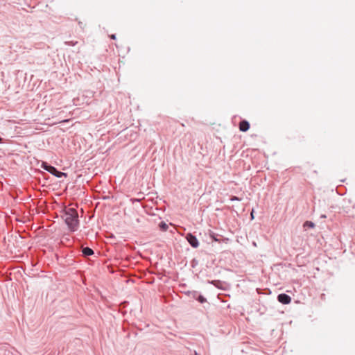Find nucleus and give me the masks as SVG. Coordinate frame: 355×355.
<instances>
[{
  "label": "nucleus",
  "instance_id": "39448f33",
  "mask_svg": "<svg viewBox=\"0 0 355 355\" xmlns=\"http://www.w3.org/2000/svg\"><path fill=\"white\" fill-rule=\"evenodd\" d=\"M278 301L284 304H288V295L282 293L277 296Z\"/></svg>",
  "mask_w": 355,
  "mask_h": 355
},
{
  "label": "nucleus",
  "instance_id": "0eeeda50",
  "mask_svg": "<svg viewBox=\"0 0 355 355\" xmlns=\"http://www.w3.org/2000/svg\"><path fill=\"white\" fill-rule=\"evenodd\" d=\"M41 167L46 170V171L49 172L50 171V168L52 167V166L48 164L46 162H42V164H41Z\"/></svg>",
  "mask_w": 355,
  "mask_h": 355
},
{
  "label": "nucleus",
  "instance_id": "423d86ee",
  "mask_svg": "<svg viewBox=\"0 0 355 355\" xmlns=\"http://www.w3.org/2000/svg\"><path fill=\"white\" fill-rule=\"evenodd\" d=\"M82 252L84 256L87 257L92 255L94 254V250L89 247H85L83 248Z\"/></svg>",
  "mask_w": 355,
  "mask_h": 355
},
{
  "label": "nucleus",
  "instance_id": "9d476101",
  "mask_svg": "<svg viewBox=\"0 0 355 355\" xmlns=\"http://www.w3.org/2000/svg\"><path fill=\"white\" fill-rule=\"evenodd\" d=\"M230 200L231 201H235V200H237V201H239L241 200V199L236 196H232L231 198H230Z\"/></svg>",
  "mask_w": 355,
  "mask_h": 355
},
{
  "label": "nucleus",
  "instance_id": "6e6552de",
  "mask_svg": "<svg viewBox=\"0 0 355 355\" xmlns=\"http://www.w3.org/2000/svg\"><path fill=\"white\" fill-rule=\"evenodd\" d=\"M159 227L162 231H166L168 227V225L164 221L159 223Z\"/></svg>",
  "mask_w": 355,
  "mask_h": 355
},
{
  "label": "nucleus",
  "instance_id": "f257e3e1",
  "mask_svg": "<svg viewBox=\"0 0 355 355\" xmlns=\"http://www.w3.org/2000/svg\"><path fill=\"white\" fill-rule=\"evenodd\" d=\"M62 217L71 232H75L78 230L79 225L78 214L75 209H68L65 211Z\"/></svg>",
  "mask_w": 355,
  "mask_h": 355
},
{
  "label": "nucleus",
  "instance_id": "7ed1b4c3",
  "mask_svg": "<svg viewBox=\"0 0 355 355\" xmlns=\"http://www.w3.org/2000/svg\"><path fill=\"white\" fill-rule=\"evenodd\" d=\"M49 173L53 175L54 176H55L57 178H62V177H67V173L58 171L57 168L55 166H52L51 168H50Z\"/></svg>",
  "mask_w": 355,
  "mask_h": 355
},
{
  "label": "nucleus",
  "instance_id": "f8f14e48",
  "mask_svg": "<svg viewBox=\"0 0 355 355\" xmlns=\"http://www.w3.org/2000/svg\"><path fill=\"white\" fill-rule=\"evenodd\" d=\"M66 43L69 44L70 45H72V46H74L76 44V42H66Z\"/></svg>",
  "mask_w": 355,
  "mask_h": 355
},
{
  "label": "nucleus",
  "instance_id": "f03ea898",
  "mask_svg": "<svg viewBox=\"0 0 355 355\" xmlns=\"http://www.w3.org/2000/svg\"><path fill=\"white\" fill-rule=\"evenodd\" d=\"M186 239L189 243L194 248H196L199 246V242L197 239L196 236L193 235L191 233H189L186 236Z\"/></svg>",
  "mask_w": 355,
  "mask_h": 355
},
{
  "label": "nucleus",
  "instance_id": "20e7f679",
  "mask_svg": "<svg viewBox=\"0 0 355 355\" xmlns=\"http://www.w3.org/2000/svg\"><path fill=\"white\" fill-rule=\"evenodd\" d=\"M250 128V123L245 120H243L239 123V130L241 132H246Z\"/></svg>",
  "mask_w": 355,
  "mask_h": 355
},
{
  "label": "nucleus",
  "instance_id": "1a4fd4ad",
  "mask_svg": "<svg viewBox=\"0 0 355 355\" xmlns=\"http://www.w3.org/2000/svg\"><path fill=\"white\" fill-rule=\"evenodd\" d=\"M197 300L200 303H204L206 302L205 297H204L202 295H199Z\"/></svg>",
  "mask_w": 355,
  "mask_h": 355
},
{
  "label": "nucleus",
  "instance_id": "9b49d317",
  "mask_svg": "<svg viewBox=\"0 0 355 355\" xmlns=\"http://www.w3.org/2000/svg\"><path fill=\"white\" fill-rule=\"evenodd\" d=\"M110 37L112 40H115L116 39V35L115 34H112L110 35Z\"/></svg>",
  "mask_w": 355,
  "mask_h": 355
}]
</instances>
